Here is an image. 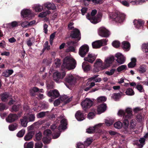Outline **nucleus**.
<instances>
[{
    "mask_svg": "<svg viewBox=\"0 0 148 148\" xmlns=\"http://www.w3.org/2000/svg\"><path fill=\"white\" fill-rule=\"evenodd\" d=\"M118 114L120 116H123V124L125 128H128L129 124L128 119L131 118L133 116L132 110L129 108H127L125 111L120 110L119 111Z\"/></svg>",
    "mask_w": 148,
    "mask_h": 148,
    "instance_id": "nucleus-1",
    "label": "nucleus"
},
{
    "mask_svg": "<svg viewBox=\"0 0 148 148\" xmlns=\"http://www.w3.org/2000/svg\"><path fill=\"white\" fill-rule=\"evenodd\" d=\"M76 64V61L73 59L66 56L63 59L61 69L64 71L65 69L71 70L74 69Z\"/></svg>",
    "mask_w": 148,
    "mask_h": 148,
    "instance_id": "nucleus-2",
    "label": "nucleus"
},
{
    "mask_svg": "<svg viewBox=\"0 0 148 148\" xmlns=\"http://www.w3.org/2000/svg\"><path fill=\"white\" fill-rule=\"evenodd\" d=\"M125 14L119 12H116L112 14H110V16L113 21L117 23H121L125 20Z\"/></svg>",
    "mask_w": 148,
    "mask_h": 148,
    "instance_id": "nucleus-3",
    "label": "nucleus"
},
{
    "mask_svg": "<svg viewBox=\"0 0 148 148\" xmlns=\"http://www.w3.org/2000/svg\"><path fill=\"white\" fill-rule=\"evenodd\" d=\"M89 47L87 45H82L79 49V54L82 57H84L88 52Z\"/></svg>",
    "mask_w": 148,
    "mask_h": 148,
    "instance_id": "nucleus-4",
    "label": "nucleus"
},
{
    "mask_svg": "<svg viewBox=\"0 0 148 148\" xmlns=\"http://www.w3.org/2000/svg\"><path fill=\"white\" fill-rule=\"evenodd\" d=\"M21 16L25 19H30L33 16V14L32 11L28 9H24L21 12Z\"/></svg>",
    "mask_w": 148,
    "mask_h": 148,
    "instance_id": "nucleus-5",
    "label": "nucleus"
},
{
    "mask_svg": "<svg viewBox=\"0 0 148 148\" xmlns=\"http://www.w3.org/2000/svg\"><path fill=\"white\" fill-rule=\"evenodd\" d=\"M50 128L54 132V134L53 135V138L56 139L59 137L61 133L59 127L57 128V126L55 124H52L50 126Z\"/></svg>",
    "mask_w": 148,
    "mask_h": 148,
    "instance_id": "nucleus-6",
    "label": "nucleus"
},
{
    "mask_svg": "<svg viewBox=\"0 0 148 148\" xmlns=\"http://www.w3.org/2000/svg\"><path fill=\"white\" fill-rule=\"evenodd\" d=\"M98 33L100 36L105 38L108 37L110 34V31L104 27H100Z\"/></svg>",
    "mask_w": 148,
    "mask_h": 148,
    "instance_id": "nucleus-7",
    "label": "nucleus"
},
{
    "mask_svg": "<svg viewBox=\"0 0 148 148\" xmlns=\"http://www.w3.org/2000/svg\"><path fill=\"white\" fill-rule=\"evenodd\" d=\"M70 36L72 38H77V41L81 39V34L80 31L76 28L74 29L71 32Z\"/></svg>",
    "mask_w": 148,
    "mask_h": 148,
    "instance_id": "nucleus-8",
    "label": "nucleus"
},
{
    "mask_svg": "<svg viewBox=\"0 0 148 148\" xmlns=\"http://www.w3.org/2000/svg\"><path fill=\"white\" fill-rule=\"evenodd\" d=\"M66 73L65 72L60 73L55 72L53 74V78L56 82H58L60 79H63Z\"/></svg>",
    "mask_w": 148,
    "mask_h": 148,
    "instance_id": "nucleus-9",
    "label": "nucleus"
},
{
    "mask_svg": "<svg viewBox=\"0 0 148 148\" xmlns=\"http://www.w3.org/2000/svg\"><path fill=\"white\" fill-rule=\"evenodd\" d=\"M93 101L88 98H86L81 103L82 107L85 109L90 108L92 105Z\"/></svg>",
    "mask_w": 148,
    "mask_h": 148,
    "instance_id": "nucleus-10",
    "label": "nucleus"
},
{
    "mask_svg": "<svg viewBox=\"0 0 148 148\" xmlns=\"http://www.w3.org/2000/svg\"><path fill=\"white\" fill-rule=\"evenodd\" d=\"M47 95L51 99H55L58 97L60 94L58 91L56 89L50 90L47 93Z\"/></svg>",
    "mask_w": 148,
    "mask_h": 148,
    "instance_id": "nucleus-11",
    "label": "nucleus"
},
{
    "mask_svg": "<svg viewBox=\"0 0 148 148\" xmlns=\"http://www.w3.org/2000/svg\"><path fill=\"white\" fill-rule=\"evenodd\" d=\"M18 119V116L16 114H10L6 118V121L8 123H12Z\"/></svg>",
    "mask_w": 148,
    "mask_h": 148,
    "instance_id": "nucleus-12",
    "label": "nucleus"
},
{
    "mask_svg": "<svg viewBox=\"0 0 148 148\" xmlns=\"http://www.w3.org/2000/svg\"><path fill=\"white\" fill-rule=\"evenodd\" d=\"M96 58V56L94 54L89 53L87 57L84 58V60L88 62L92 63L95 60Z\"/></svg>",
    "mask_w": 148,
    "mask_h": 148,
    "instance_id": "nucleus-13",
    "label": "nucleus"
},
{
    "mask_svg": "<svg viewBox=\"0 0 148 148\" xmlns=\"http://www.w3.org/2000/svg\"><path fill=\"white\" fill-rule=\"evenodd\" d=\"M115 57L117 58L116 61L120 64L124 63L125 61V58L121 53H117L115 54Z\"/></svg>",
    "mask_w": 148,
    "mask_h": 148,
    "instance_id": "nucleus-14",
    "label": "nucleus"
},
{
    "mask_svg": "<svg viewBox=\"0 0 148 148\" xmlns=\"http://www.w3.org/2000/svg\"><path fill=\"white\" fill-rule=\"evenodd\" d=\"M65 82L70 85L74 84L75 83L76 79L72 75L66 76L65 78Z\"/></svg>",
    "mask_w": 148,
    "mask_h": 148,
    "instance_id": "nucleus-15",
    "label": "nucleus"
},
{
    "mask_svg": "<svg viewBox=\"0 0 148 148\" xmlns=\"http://www.w3.org/2000/svg\"><path fill=\"white\" fill-rule=\"evenodd\" d=\"M106 104L104 103L99 105L97 109L98 114H100L105 112L106 110Z\"/></svg>",
    "mask_w": 148,
    "mask_h": 148,
    "instance_id": "nucleus-16",
    "label": "nucleus"
},
{
    "mask_svg": "<svg viewBox=\"0 0 148 148\" xmlns=\"http://www.w3.org/2000/svg\"><path fill=\"white\" fill-rule=\"evenodd\" d=\"M105 63H103L102 60L99 59H97L95 63L94 66L97 69H104L103 67H104Z\"/></svg>",
    "mask_w": 148,
    "mask_h": 148,
    "instance_id": "nucleus-17",
    "label": "nucleus"
},
{
    "mask_svg": "<svg viewBox=\"0 0 148 148\" xmlns=\"http://www.w3.org/2000/svg\"><path fill=\"white\" fill-rule=\"evenodd\" d=\"M114 60V57L113 56H111L107 58L105 60L106 63L105 64L104 67L103 68L106 69L110 66V64H112Z\"/></svg>",
    "mask_w": 148,
    "mask_h": 148,
    "instance_id": "nucleus-18",
    "label": "nucleus"
},
{
    "mask_svg": "<svg viewBox=\"0 0 148 148\" xmlns=\"http://www.w3.org/2000/svg\"><path fill=\"white\" fill-rule=\"evenodd\" d=\"M60 123V124L59 126V128L61 132L62 130H64L66 129L67 123V120L64 119H62Z\"/></svg>",
    "mask_w": 148,
    "mask_h": 148,
    "instance_id": "nucleus-19",
    "label": "nucleus"
},
{
    "mask_svg": "<svg viewBox=\"0 0 148 148\" xmlns=\"http://www.w3.org/2000/svg\"><path fill=\"white\" fill-rule=\"evenodd\" d=\"M145 139L144 138H140V139L137 140L135 142V144L138 146L139 148H142L143 145H145Z\"/></svg>",
    "mask_w": 148,
    "mask_h": 148,
    "instance_id": "nucleus-20",
    "label": "nucleus"
},
{
    "mask_svg": "<svg viewBox=\"0 0 148 148\" xmlns=\"http://www.w3.org/2000/svg\"><path fill=\"white\" fill-rule=\"evenodd\" d=\"M75 118L78 121H82L84 119V114L81 111H77L75 115Z\"/></svg>",
    "mask_w": 148,
    "mask_h": 148,
    "instance_id": "nucleus-21",
    "label": "nucleus"
},
{
    "mask_svg": "<svg viewBox=\"0 0 148 148\" xmlns=\"http://www.w3.org/2000/svg\"><path fill=\"white\" fill-rule=\"evenodd\" d=\"M45 8L48 10H54L56 8V6L53 3L47 2L44 4Z\"/></svg>",
    "mask_w": 148,
    "mask_h": 148,
    "instance_id": "nucleus-22",
    "label": "nucleus"
},
{
    "mask_svg": "<svg viewBox=\"0 0 148 148\" xmlns=\"http://www.w3.org/2000/svg\"><path fill=\"white\" fill-rule=\"evenodd\" d=\"M102 126L101 124H99L92 127H90L87 129L86 132L89 134H92L95 132V130H97L98 127H100Z\"/></svg>",
    "mask_w": 148,
    "mask_h": 148,
    "instance_id": "nucleus-23",
    "label": "nucleus"
},
{
    "mask_svg": "<svg viewBox=\"0 0 148 148\" xmlns=\"http://www.w3.org/2000/svg\"><path fill=\"white\" fill-rule=\"evenodd\" d=\"M133 23L135 27L138 29L143 25L144 24L143 21L141 19L135 20L133 21Z\"/></svg>",
    "mask_w": 148,
    "mask_h": 148,
    "instance_id": "nucleus-24",
    "label": "nucleus"
},
{
    "mask_svg": "<svg viewBox=\"0 0 148 148\" xmlns=\"http://www.w3.org/2000/svg\"><path fill=\"white\" fill-rule=\"evenodd\" d=\"M1 100L3 102L7 101L10 97L8 92H5L1 93L0 95Z\"/></svg>",
    "mask_w": 148,
    "mask_h": 148,
    "instance_id": "nucleus-25",
    "label": "nucleus"
},
{
    "mask_svg": "<svg viewBox=\"0 0 148 148\" xmlns=\"http://www.w3.org/2000/svg\"><path fill=\"white\" fill-rule=\"evenodd\" d=\"M86 17L92 23L96 24L98 22L97 18L95 16L91 17L90 14H88L86 15Z\"/></svg>",
    "mask_w": 148,
    "mask_h": 148,
    "instance_id": "nucleus-26",
    "label": "nucleus"
},
{
    "mask_svg": "<svg viewBox=\"0 0 148 148\" xmlns=\"http://www.w3.org/2000/svg\"><path fill=\"white\" fill-rule=\"evenodd\" d=\"M101 40H98L95 41L92 43V46L94 49L99 48L101 46V43L100 42Z\"/></svg>",
    "mask_w": 148,
    "mask_h": 148,
    "instance_id": "nucleus-27",
    "label": "nucleus"
},
{
    "mask_svg": "<svg viewBox=\"0 0 148 148\" xmlns=\"http://www.w3.org/2000/svg\"><path fill=\"white\" fill-rule=\"evenodd\" d=\"M82 69L84 71H87L90 70V66L89 63L86 62H84L82 65Z\"/></svg>",
    "mask_w": 148,
    "mask_h": 148,
    "instance_id": "nucleus-28",
    "label": "nucleus"
},
{
    "mask_svg": "<svg viewBox=\"0 0 148 148\" xmlns=\"http://www.w3.org/2000/svg\"><path fill=\"white\" fill-rule=\"evenodd\" d=\"M21 124L24 127H26L28 122L26 116H24L22 119L20 120Z\"/></svg>",
    "mask_w": 148,
    "mask_h": 148,
    "instance_id": "nucleus-29",
    "label": "nucleus"
},
{
    "mask_svg": "<svg viewBox=\"0 0 148 148\" xmlns=\"http://www.w3.org/2000/svg\"><path fill=\"white\" fill-rule=\"evenodd\" d=\"M34 133L33 131L29 132L24 137V139L25 141H28L31 140L34 135Z\"/></svg>",
    "mask_w": 148,
    "mask_h": 148,
    "instance_id": "nucleus-30",
    "label": "nucleus"
},
{
    "mask_svg": "<svg viewBox=\"0 0 148 148\" xmlns=\"http://www.w3.org/2000/svg\"><path fill=\"white\" fill-rule=\"evenodd\" d=\"M131 61L128 64V66L129 68H133L136 65V59L135 58H132L131 59Z\"/></svg>",
    "mask_w": 148,
    "mask_h": 148,
    "instance_id": "nucleus-31",
    "label": "nucleus"
},
{
    "mask_svg": "<svg viewBox=\"0 0 148 148\" xmlns=\"http://www.w3.org/2000/svg\"><path fill=\"white\" fill-rule=\"evenodd\" d=\"M122 47L123 49L129 51L130 48V44L128 42L124 41L122 43Z\"/></svg>",
    "mask_w": 148,
    "mask_h": 148,
    "instance_id": "nucleus-32",
    "label": "nucleus"
},
{
    "mask_svg": "<svg viewBox=\"0 0 148 148\" xmlns=\"http://www.w3.org/2000/svg\"><path fill=\"white\" fill-rule=\"evenodd\" d=\"M123 125V126L125 128H127L125 127V125L123 124V123H122L121 122L119 121L115 122L114 124V126L115 128L119 129L122 128Z\"/></svg>",
    "mask_w": 148,
    "mask_h": 148,
    "instance_id": "nucleus-33",
    "label": "nucleus"
},
{
    "mask_svg": "<svg viewBox=\"0 0 148 148\" xmlns=\"http://www.w3.org/2000/svg\"><path fill=\"white\" fill-rule=\"evenodd\" d=\"M27 116L29 122H33L35 121V116L34 114H28Z\"/></svg>",
    "mask_w": 148,
    "mask_h": 148,
    "instance_id": "nucleus-34",
    "label": "nucleus"
},
{
    "mask_svg": "<svg viewBox=\"0 0 148 148\" xmlns=\"http://www.w3.org/2000/svg\"><path fill=\"white\" fill-rule=\"evenodd\" d=\"M18 126V124L17 123H14L9 125L8 128L10 130L13 131L17 129Z\"/></svg>",
    "mask_w": 148,
    "mask_h": 148,
    "instance_id": "nucleus-35",
    "label": "nucleus"
},
{
    "mask_svg": "<svg viewBox=\"0 0 148 148\" xmlns=\"http://www.w3.org/2000/svg\"><path fill=\"white\" fill-rule=\"evenodd\" d=\"M121 95L120 93H114L112 94L111 97L115 101H119L121 97Z\"/></svg>",
    "mask_w": 148,
    "mask_h": 148,
    "instance_id": "nucleus-36",
    "label": "nucleus"
},
{
    "mask_svg": "<svg viewBox=\"0 0 148 148\" xmlns=\"http://www.w3.org/2000/svg\"><path fill=\"white\" fill-rule=\"evenodd\" d=\"M125 93L126 95L129 96H132L135 94V92L133 89L130 88L127 89Z\"/></svg>",
    "mask_w": 148,
    "mask_h": 148,
    "instance_id": "nucleus-37",
    "label": "nucleus"
},
{
    "mask_svg": "<svg viewBox=\"0 0 148 148\" xmlns=\"http://www.w3.org/2000/svg\"><path fill=\"white\" fill-rule=\"evenodd\" d=\"M92 110H93V112H90L88 114V117L89 119H92L94 117L95 114L97 113V110L96 109H92Z\"/></svg>",
    "mask_w": 148,
    "mask_h": 148,
    "instance_id": "nucleus-38",
    "label": "nucleus"
},
{
    "mask_svg": "<svg viewBox=\"0 0 148 148\" xmlns=\"http://www.w3.org/2000/svg\"><path fill=\"white\" fill-rule=\"evenodd\" d=\"M51 13V12L49 10H47L46 11L43 12L39 14L38 17L41 18L44 17L47 15L50 14Z\"/></svg>",
    "mask_w": 148,
    "mask_h": 148,
    "instance_id": "nucleus-39",
    "label": "nucleus"
},
{
    "mask_svg": "<svg viewBox=\"0 0 148 148\" xmlns=\"http://www.w3.org/2000/svg\"><path fill=\"white\" fill-rule=\"evenodd\" d=\"M138 70L139 73H145L146 71V66L145 65H142L138 68Z\"/></svg>",
    "mask_w": 148,
    "mask_h": 148,
    "instance_id": "nucleus-40",
    "label": "nucleus"
},
{
    "mask_svg": "<svg viewBox=\"0 0 148 148\" xmlns=\"http://www.w3.org/2000/svg\"><path fill=\"white\" fill-rule=\"evenodd\" d=\"M128 69L127 68V66L126 65H123L119 66L117 69V71L118 72H121L122 71L127 70Z\"/></svg>",
    "mask_w": 148,
    "mask_h": 148,
    "instance_id": "nucleus-41",
    "label": "nucleus"
},
{
    "mask_svg": "<svg viewBox=\"0 0 148 148\" xmlns=\"http://www.w3.org/2000/svg\"><path fill=\"white\" fill-rule=\"evenodd\" d=\"M34 147V143L30 142L29 143L26 142L24 144V148H33Z\"/></svg>",
    "mask_w": 148,
    "mask_h": 148,
    "instance_id": "nucleus-42",
    "label": "nucleus"
},
{
    "mask_svg": "<svg viewBox=\"0 0 148 148\" xmlns=\"http://www.w3.org/2000/svg\"><path fill=\"white\" fill-rule=\"evenodd\" d=\"M49 111L42 112L38 113L37 115V117L38 118H40L45 116L46 113H48Z\"/></svg>",
    "mask_w": 148,
    "mask_h": 148,
    "instance_id": "nucleus-43",
    "label": "nucleus"
},
{
    "mask_svg": "<svg viewBox=\"0 0 148 148\" xmlns=\"http://www.w3.org/2000/svg\"><path fill=\"white\" fill-rule=\"evenodd\" d=\"M51 139V137L44 136L42 140L44 144H48L49 143Z\"/></svg>",
    "mask_w": 148,
    "mask_h": 148,
    "instance_id": "nucleus-44",
    "label": "nucleus"
},
{
    "mask_svg": "<svg viewBox=\"0 0 148 148\" xmlns=\"http://www.w3.org/2000/svg\"><path fill=\"white\" fill-rule=\"evenodd\" d=\"M51 133L52 132L49 129H47L44 132V136H46L51 137Z\"/></svg>",
    "mask_w": 148,
    "mask_h": 148,
    "instance_id": "nucleus-45",
    "label": "nucleus"
},
{
    "mask_svg": "<svg viewBox=\"0 0 148 148\" xmlns=\"http://www.w3.org/2000/svg\"><path fill=\"white\" fill-rule=\"evenodd\" d=\"M42 6L39 5H36L34 7V10L36 12H40L42 11Z\"/></svg>",
    "mask_w": 148,
    "mask_h": 148,
    "instance_id": "nucleus-46",
    "label": "nucleus"
},
{
    "mask_svg": "<svg viewBox=\"0 0 148 148\" xmlns=\"http://www.w3.org/2000/svg\"><path fill=\"white\" fill-rule=\"evenodd\" d=\"M136 88L140 92H144L145 91L143 86L141 84H137L136 86Z\"/></svg>",
    "mask_w": 148,
    "mask_h": 148,
    "instance_id": "nucleus-47",
    "label": "nucleus"
},
{
    "mask_svg": "<svg viewBox=\"0 0 148 148\" xmlns=\"http://www.w3.org/2000/svg\"><path fill=\"white\" fill-rule=\"evenodd\" d=\"M25 132V130L24 129H22L18 132L16 136L18 137H22L24 135Z\"/></svg>",
    "mask_w": 148,
    "mask_h": 148,
    "instance_id": "nucleus-48",
    "label": "nucleus"
},
{
    "mask_svg": "<svg viewBox=\"0 0 148 148\" xmlns=\"http://www.w3.org/2000/svg\"><path fill=\"white\" fill-rule=\"evenodd\" d=\"M106 100V98L104 97L101 96L98 97L97 99V102L98 103L103 102Z\"/></svg>",
    "mask_w": 148,
    "mask_h": 148,
    "instance_id": "nucleus-49",
    "label": "nucleus"
},
{
    "mask_svg": "<svg viewBox=\"0 0 148 148\" xmlns=\"http://www.w3.org/2000/svg\"><path fill=\"white\" fill-rule=\"evenodd\" d=\"M136 121L134 119H132L130 122V128H134L136 126Z\"/></svg>",
    "mask_w": 148,
    "mask_h": 148,
    "instance_id": "nucleus-50",
    "label": "nucleus"
},
{
    "mask_svg": "<svg viewBox=\"0 0 148 148\" xmlns=\"http://www.w3.org/2000/svg\"><path fill=\"white\" fill-rule=\"evenodd\" d=\"M112 45L113 47L117 48L120 46V43L118 41L115 40L113 42Z\"/></svg>",
    "mask_w": 148,
    "mask_h": 148,
    "instance_id": "nucleus-51",
    "label": "nucleus"
},
{
    "mask_svg": "<svg viewBox=\"0 0 148 148\" xmlns=\"http://www.w3.org/2000/svg\"><path fill=\"white\" fill-rule=\"evenodd\" d=\"M20 107V105H14L12 106V109L13 111L16 112L18 111Z\"/></svg>",
    "mask_w": 148,
    "mask_h": 148,
    "instance_id": "nucleus-52",
    "label": "nucleus"
},
{
    "mask_svg": "<svg viewBox=\"0 0 148 148\" xmlns=\"http://www.w3.org/2000/svg\"><path fill=\"white\" fill-rule=\"evenodd\" d=\"M54 82H48L47 84V87L48 89H51L53 88Z\"/></svg>",
    "mask_w": 148,
    "mask_h": 148,
    "instance_id": "nucleus-53",
    "label": "nucleus"
},
{
    "mask_svg": "<svg viewBox=\"0 0 148 148\" xmlns=\"http://www.w3.org/2000/svg\"><path fill=\"white\" fill-rule=\"evenodd\" d=\"M43 146L42 143L41 142H38L36 143L35 145V148H42Z\"/></svg>",
    "mask_w": 148,
    "mask_h": 148,
    "instance_id": "nucleus-54",
    "label": "nucleus"
},
{
    "mask_svg": "<svg viewBox=\"0 0 148 148\" xmlns=\"http://www.w3.org/2000/svg\"><path fill=\"white\" fill-rule=\"evenodd\" d=\"M42 136L40 132L37 133L35 135L36 139L37 140H39L42 138Z\"/></svg>",
    "mask_w": 148,
    "mask_h": 148,
    "instance_id": "nucleus-55",
    "label": "nucleus"
},
{
    "mask_svg": "<svg viewBox=\"0 0 148 148\" xmlns=\"http://www.w3.org/2000/svg\"><path fill=\"white\" fill-rule=\"evenodd\" d=\"M55 63L56 67H59L61 65L60 60L59 59H57L55 60Z\"/></svg>",
    "mask_w": 148,
    "mask_h": 148,
    "instance_id": "nucleus-56",
    "label": "nucleus"
},
{
    "mask_svg": "<svg viewBox=\"0 0 148 148\" xmlns=\"http://www.w3.org/2000/svg\"><path fill=\"white\" fill-rule=\"evenodd\" d=\"M18 23L16 21H14L12 23H9V25L11 26L12 27H16L18 25Z\"/></svg>",
    "mask_w": 148,
    "mask_h": 148,
    "instance_id": "nucleus-57",
    "label": "nucleus"
},
{
    "mask_svg": "<svg viewBox=\"0 0 148 148\" xmlns=\"http://www.w3.org/2000/svg\"><path fill=\"white\" fill-rule=\"evenodd\" d=\"M92 2L95 4H101L103 2V0H92Z\"/></svg>",
    "mask_w": 148,
    "mask_h": 148,
    "instance_id": "nucleus-58",
    "label": "nucleus"
},
{
    "mask_svg": "<svg viewBox=\"0 0 148 148\" xmlns=\"http://www.w3.org/2000/svg\"><path fill=\"white\" fill-rule=\"evenodd\" d=\"M21 25L23 27H28L29 26L28 22L26 21L23 22Z\"/></svg>",
    "mask_w": 148,
    "mask_h": 148,
    "instance_id": "nucleus-59",
    "label": "nucleus"
},
{
    "mask_svg": "<svg viewBox=\"0 0 148 148\" xmlns=\"http://www.w3.org/2000/svg\"><path fill=\"white\" fill-rule=\"evenodd\" d=\"M99 40H101L100 41V42H101L102 46L103 44L104 45H107V42L108 41V40L107 39H103Z\"/></svg>",
    "mask_w": 148,
    "mask_h": 148,
    "instance_id": "nucleus-60",
    "label": "nucleus"
},
{
    "mask_svg": "<svg viewBox=\"0 0 148 148\" xmlns=\"http://www.w3.org/2000/svg\"><path fill=\"white\" fill-rule=\"evenodd\" d=\"M5 105L3 103H0V111H3L5 109Z\"/></svg>",
    "mask_w": 148,
    "mask_h": 148,
    "instance_id": "nucleus-61",
    "label": "nucleus"
},
{
    "mask_svg": "<svg viewBox=\"0 0 148 148\" xmlns=\"http://www.w3.org/2000/svg\"><path fill=\"white\" fill-rule=\"evenodd\" d=\"M105 123L107 126H110L112 124V122L111 121L106 120L105 121Z\"/></svg>",
    "mask_w": 148,
    "mask_h": 148,
    "instance_id": "nucleus-62",
    "label": "nucleus"
},
{
    "mask_svg": "<svg viewBox=\"0 0 148 148\" xmlns=\"http://www.w3.org/2000/svg\"><path fill=\"white\" fill-rule=\"evenodd\" d=\"M60 100L59 99L56 100L54 102V106H58L60 103Z\"/></svg>",
    "mask_w": 148,
    "mask_h": 148,
    "instance_id": "nucleus-63",
    "label": "nucleus"
},
{
    "mask_svg": "<svg viewBox=\"0 0 148 148\" xmlns=\"http://www.w3.org/2000/svg\"><path fill=\"white\" fill-rule=\"evenodd\" d=\"M143 48L145 49V52L146 53L148 52V43L143 45Z\"/></svg>",
    "mask_w": 148,
    "mask_h": 148,
    "instance_id": "nucleus-64",
    "label": "nucleus"
}]
</instances>
